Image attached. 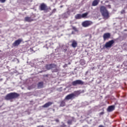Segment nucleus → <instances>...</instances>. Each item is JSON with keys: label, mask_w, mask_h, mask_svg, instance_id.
I'll return each mask as SVG.
<instances>
[{"label": "nucleus", "mask_w": 127, "mask_h": 127, "mask_svg": "<svg viewBox=\"0 0 127 127\" xmlns=\"http://www.w3.org/2000/svg\"><path fill=\"white\" fill-rule=\"evenodd\" d=\"M100 11L104 19H108V18L110 17L109 11H108V9H107V7L105 6H101L100 7Z\"/></svg>", "instance_id": "f257e3e1"}, {"label": "nucleus", "mask_w": 127, "mask_h": 127, "mask_svg": "<svg viewBox=\"0 0 127 127\" xmlns=\"http://www.w3.org/2000/svg\"><path fill=\"white\" fill-rule=\"evenodd\" d=\"M19 96V94L16 92H11L7 94L5 96L4 99L5 100H7V101H11V100H13V99H17Z\"/></svg>", "instance_id": "f03ea898"}, {"label": "nucleus", "mask_w": 127, "mask_h": 127, "mask_svg": "<svg viewBox=\"0 0 127 127\" xmlns=\"http://www.w3.org/2000/svg\"><path fill=\"white\" fill-rule=\"evenodd\" d=\"M78 95H80V91H74V93H70L66 95L64 98V100H66V101H69V100H74V98L75 97H78Z\"/></svg>", "instance_id": "7ed1b4c3"}, {"label": "nucleus", "mask_w": 127, "mask_h": 127, "mask_svg": "<svg viewBox=\"0 0 127 127\" xmlns=\"http://www.w3.org/2000/svg\"><path fill=\"white\" fill-rule=\"evenodd\" d=\"M46 69L47 70L52 69V72H58L59 70L57 68V65L53 64H47L46 65Z\"/></svg>", "instance_id": "20e7f679"}, {"label": "nucleus", "mask_w": 127, "mask_h": 127, "mask_svg": "<svg viewBox=\"0 0 127 127\" xmlns=\"http://www.w3.org/2000/svg\"><path fill=\"white\" fill-rule=\"evenodd\" d=\"M40 10H43L45 12H48L49 11L48 9L49 8L47 6V5L44 3H42L39 6Z\"/></svg>", "instance_id": "39448f33"}, {"label": "nucleus", "mask_w": 127, "mask_h": 127, "mask_svg": "<svg viewBox=\"0 0 127 127\" xmlns=\"http://www.w3.org/2000/svg\"><path fill=\"white\" fill-rule=\"evenodd\" d=\"M84 84H85V82L81 80H76L72 81L71 83V85L74 86H78V85H81L82 86L84 85Z\"/></svg>", "instance_id": "423d86ee"}, {"label": "nucleus", "mask_w": 127, "mask_h": 127, "mask_svg": "<svg viewBox=\"0 0 127 127\" xmlns=\"http://www.w3.org/2000/svg\"><path fill=\"white\" fill-rule=\"evenodd\" d=\"M93 24V22L91 21L86 20L82 23V25L83 27H88Z\"/></svg>", "instance_id": "0eeeda50"}, {"label": "nucleus", "mask_w": 127, "mask_h": 127, "mask_svg": "<svg viewBox=\"0 0 127 127\" xmlns=\"http://www.w3.org/2000/svg\"><path fill=\"white\" fill-rule=\"evenodd\" d=\"M115 43V41L114 40H110L108 42L106 43L105 47L106 48H111L113 46V44Z\"/></svg>", "instance_id": "6e6552de"}, {"label": "nucleus", "mask_w": 127, "mask_h": 127, "mask_svg": "<svg viewBox=\"0 0 127 127\" xmlns=\"http://www.w3.org/2000/svg\"><path fill=\"white\" fill-rule=\"evenodd\" d=\"M22 42V39H18V40L14 41V42L12 44V46L15 47L16 46H18Z\"/></svg>", "instance_id": "1a4fd4ad"}, {"label": "nucleus", "mask_w": 127, "mask_h": 127, "mask_svg": "<svg viewBox=\"0 0 127 127\" xmlns=\"http://www.w3.org/2000/svg\"><path fill=\"white\" fill-rule=\"evenodd\" d=\"M104 40H107V39H109L111 38V33H105L103 34V36Z\"/></svg>", "instance_id": "9d476101"}, {"label": "nucleus", "mask_w": 127, "mask_h": 127, "mask_svg": "<svg viewBox=\"0 0 127 127\" xmlns=\"http://www.w3.org/2000/svg\"><path fill=\"white\" fill-rule=\"evenodd\" d=\"M115 106L112 105L108 107L107 108V112L108 113H111V112H113V111H115Z\"/></svg>", "instance_id": "9b49d317"}, {"label": "nucleus", "mask_w": 127, "mask_h": 127, "mask_svg": "<svg viewBox=\"0 0 127 127\" xmlns=\"http://www.w3.org/2000/svg\"><path fill=\"white\" fill-rule=\"evenodd\" d=\"M44 87V85L43 81L39 82L37 84V89H42Z\"/></svg>", "instance_id": "f8f14e48"}, {"label": "nucleus", "mask_w": 127, "mask_h": 127, "mask_svg": "<svg viewBox=\"0 0 127 127\" xmlns=\"http://www.w3.org/2000/svg\"><path fill=\"white\" fill-rule=\"evenodd\" d=\"M53 104V102H48L43 105L42 108H49V107H50V106H51Z\"/></svg>", "instance_id": "ddd939ff"}, {"label": "nucleus", "mask_w": 127, "mask_h": 127, "mask_svg": "<svg viewBox=\"0 0 127 127\" xmlns=\"http://www.w3.org/2000/svg\"><path fill=\"white\" fill-rule=\"evenodd\" d=\"M34 19L31 18V17H25L24 18V21H27V22H31L32 21H34Z\"/></svg>", "instance_id": "4468645a"}, {"label": "nucleus", "mask_w": 127, "mask_h": 127, "mask_svg": "<svg viewBox=\"0 0 127 127\" xmlns=\"http://www.w3.org/2000/svg\"><path fill=\"white\" fill-rule=\"evenodd\" d=\"M99 2H100V0H94L92 3V6H96L99 4Z\"/></svg>", "instance_id": "2eb2a0df"}, {"label": "nucleus", "mask_w": 127, "mask_h": 127, "mask_svg": "<svg viewBox=\"0 0 127 127\" xmlns=\"http://www.w3.org/2000/svg\"><path fill=\"white\" fill-rule=\"evenodd\" d=\"M77 45L78 44L77 43V41H76L75 40H73L71 44L72 47H73V48H76Z\"/></svg>", "instance_id": "dca6fc26"}, {"label": "nucleus", "mask_w": 127, "mask_h": 127, "mask_svg": "<svg viewBox=\"0 0 127 127\" xmlns=\"http://www.w3.org/2000/svg\"><path fill=\"white\" fill-rule=\"evenodd\" d=\"M74 120H75V118H74V117H72L71 119L68 120L67 124L69 125H72V123L74 122Z\"/></svg>", "instance_id": "f3484780"}, {"label": "nucleus", "mask_w": 127, "mask_h": 127, "mask_svg": "<svg viewBox=\"0 0 127 127\" xmlns=\"http://www.w3.org/2000/svg\"><path fill=\"white\" fill-rule=\"evenodd\" d=\"M60 107H65V106H66V103L65 102V99H64V100H62L61 102V104H60Z\"/></svg>", "instance_id": "a211bd4d"}, {"label": "nucleus", "mask_w": 127, "mask_h": 127, "mask_svg": "<svg viewBox=\"0 0 127 127\" xmlns=\"http://www.w3.org/2000/svg\"><path fill=\"white\" fill-rule=\"evenodd\" d=\"M75 19H81L82 18V15L81 14H77L75 16Z\"/></svg>", "instance_id": "6ab92c4d"}, {"label": "nucleus", "mask_w": 127, "mask_h": 127, "mask_svg": "<svg viewBox=\"0 0 127 127\" xmlns=\"http://www.w3.org/2000/svg\"><path fill=\"white\" fill-rule=\"evenodd\" d=\"M88 14H89V12H86V13L82 14L81 15V18H85L87 17V15H88Z\"/></svg>", "instance_id": "aec40b11"}, {"label": "nucleus", "mask_w": 127, "mask_h": 127, "mask_svg": "<svg viewBox=\"0 0 127 127\" xmlns=\"http://www.w3.org/2000/svg\"><path fill=\"white\" fill-rule=\"evenodd\" d=\"M72 28L73 30H74V31H76V32L78 31V29H77V28H76V27L72 26Z\"/></svg>", "instance_id": "412c9836"}, {"label": "nucleus", "mask_w": 127, "mask_h": 127, "mask_svg": "<svg viewBox=\"0 0 127 127\" xmlns=\"http://www.w3.org/2000/svg\"><path fill=\"white\" fill-rule=\"evenodd\" d=\"M103 111H104V108H103V112L99 113L100 116H102L104 115V114H105V113Z\"/></svg>", "instance_id": "4be33fe9"}, {"label": "nucleus", "mask_w": 127, "mask_h": 127, "mask_svg": "<svg viewBox=\"0 0 127 127\" xmlns=\"http://www.w3.org/2000/svg\"><path fill=\"white\" fill-rule=\"evenodd\" d=\"M56 8H54L53 9V10H52V13H54L55 12H56Z\"/></svg>", "instance_id": "5701e85b"}, {"label": "nucleus", "mask_w": 127, "mask_h": 127, "mask_svg": "<svg viewBox=\"0 0 127 127\" xmlns=\"http://www.w3.org/2000/svg\"><path fill=\"white\" fill-rule=\"evenodd\" d=\"M6 0H0V2H1L2 3H3V2H5V1Z\"/></svg>", "instance_id": "b1692460"}, {"label": "nucleus", "mask_w": 127, "mask_h": 127, "mask_svg": "<svg viewBox=\"0 0 127 127\" xmlns=\"http://www.w3.org/2000/svg\"><path fill=\"white\" fill-rule=\"evenodd\" d=\"M121 13H126V11L125 10H122L121 11Z\"/></svg>", "instance_id": "393cba45"}, {"label": "nucleus", "mask_w": 127, "mask_h": 127, "mask_svg": "<svg viewBox=\"0 0 127 127\" xmlns=\"http://www.w3.org/2000/svg\"><path fill=\"white\" fill-rule=\"evenodd\" d=\"M28 88H29V90H30L31 89H33V87H32V85H31V86L29 87Z\"/></svg>", "instance_id": "a878e982"}, {"label": "nucleus", "mask_w": 127, "mask_h": 127, "mask_svg": "<svg viewBox=\"0 0 127 127\" xmlns=\"http://www.w3.org/2000/svg\"><path fill=\"white\" fill-rule=\"evenodd\" d=\"M68 66V64H65L64 65V67H67Z\"/></svg>", "instance_id": "bb28decb"}, {"label": "nucleus", "mask_w": 127, "mask_h": 127, "mask_svg": "<svg viewBox=\"0 0 127 127\" xmlns=\"http://www.w3.org/2000/svg\"><path fill=\"white\" fill-rule=\"evenodd\" d=\"M66 51H67V49H64L63 51L64 52H66Z\"/></svg>", "instance_id": "cd10ccee"}, {"label": "nucleus", "mask_w": 127, "mask_h": 127, "mask_svg": "<svg viewBox=\"0 0 127 127\" xmlns=\"http://www.w3.org/2000/svg\"><path fill=\"white\" fill-rule=\"evenodd\" d=\"M56 122H57V123H58V122H59V120H56Z\"/></svg>", "instance_id": "c85d7f7f"}, {"label": "nucleus", "mask_w": 127, "mask_h": 127, "mask_svg": "<svg viewBox=\"0 0 127 127\" xmlns=\"http://www.w3.org/2000/svg\"><path fill=\"white\" fill-rule=\"evenodd\" d=\"M71 34H74V32H72Z\"/></svg>", "instance_id": "c756f323"}, {"label": "nucleus", "mask_w": 127, "mask_h": 127, "mask_svg": "<svg viewBox=\"0 0 127 127\" xmlns=\"http://www.w3.org/2000/svg\"><path fill=\"white\" fill-rule=\"evenodd\" d=\"M68 65H70V64H71V63H68Z\"/></svg>", "instance_id": "7c9ffc66"}, {"label": "nucleus", "mask_w": 127, "mask_h": 127, "mask_svg": "<svg viewBox=\"0 0 127 127\" xmlns=\"http://www.w3.org/2000/svg\"><path fill=\"white\" fill-rule=\"evenodd\" d=\"M124 31H127V29L124 30Z\"/></svg>", "instance_id": "2f4dec72"}, {"label": "nucleus", "mask_w": 127, "mask_h": 127, "mask_svg": "<svg viewBox=\"0 0 127 127\" xmlns=\"http://www.w3.org/2000/svg\"><path fill=\"white\" fill-rule=\"evenodd\" d=\"M41 127H44L43 126H41Z\"/></svg>", "instance_id": "473e14b6"}, {"label": "nucleus", "mask_w": 127, "mask_h": 127, "mask_svg": "<svg viewBox=\"0 0 127 127\" xmlns=\"http://www.w3.org/2000/svg\"><path fill=\"white\" fill-rule=\"evenodd\" d=\"M0 52H1V50H0Z\"/></svg>", "instance_id": "72a5a7b5"}, {"label": "nucleus", "mask_w": 127, "mask_h": 127, "mask_svg": "<svg viewBox=\"0 0 127 127\" xmlns=\"http://www.w3.org/2000/svg\"><path fill=\"white\" fill-rule=\"evenodd\" d=\"M37 127H40V126H38Z\"/></svg>", "instance_id": "f704fd0d"}]
</instances>
